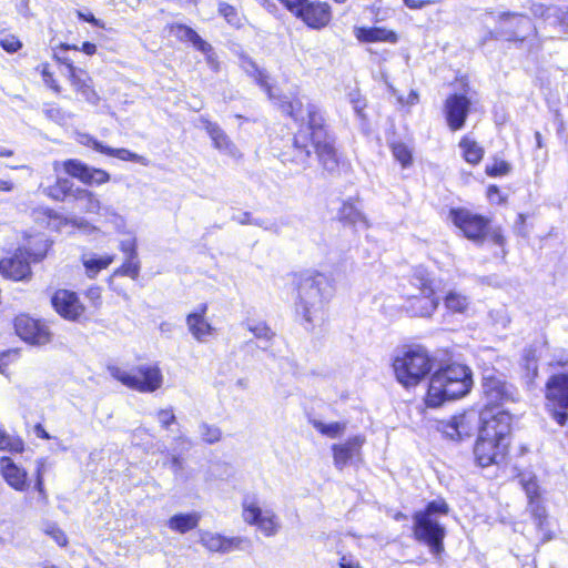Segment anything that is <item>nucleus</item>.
Instances as JSON below:
<instances>
[{"mask_svg":"<svg viewBox=\"0 0 568 568\" xmlns=\"http://www.w3.org/2000/svg\"><path fill=\"white\" fill-rule=\"evenodd\" d=\"M72 197L79 203L80 207L87 213H95L101 210L100 200L89 190L75 189Z\"/></svg>","mask_w":568,"mask_h":568,"instance_id":"36","label":"nucleus"},{"mask_svg":"<svg viewBox=\"0 0 568 568\" xmlns=\"http://www.w3.org/2000/svg\"><path fill=\"white\" fill-rule=\"evenodd\" d=\"M449 217L464 236L475 243H481L488 234L490 220L468 209H452Z\"/></svg>","mask_w":568,"mask_h":568,"instance_id":"11","label":"nucleus"},{"mask_svg":"<svg viewBox=\"0 0 568 568\" xmlns=\"http://www.w3.org/2000/svg\"><path fill=\"white\" fill-rule=\"evenodd\" d=\"M487 196L491 202L499 203L501 201L499 189L496 185H490L488 187Z\"/></svg>","mask_w":568,"mask_h":568,"instance_id":"64","label":"nucleus"},{"mask_svg":"<svg viewBox=\"0 0 568 568\" xmlns=\"http://www.w3.org/2000/svg\"><path fill=\"white\" fill-rule=\"evenodd\" d=\"M469 106V100L463 94H453L447 98L445 112L447 123L453 131L459 130L464 126Z\"/></svg>","mask_w":568,"mask_h":568,"instance_id":"22","label":"nucleus"},{"mask_svg":"<svg viewBox=\"0 0 568 568\" xmlns=\"http://www.w3.org/2000/svg\"><path fill=\"white\" fill-rule=\"evenodd\" d=\"M45 242L42 243V248L37 253H32L26 247L19 248L12 256L0 261V274L8 281H28L31 275L29 260H32L33 262L41 261L45 256Z\"/></svg>","mask_w":568,"mask_h":568,"instance_id":"9","label":"nucleus"},{"mask_svg":"<svg viewBox=\"0 0 568 568\" xmlns=\"http://www.w3.org/2000/svg\"><path fill=\"white\" fill-rule=\"evenodd\" d=\"M471 386V371L466 365H446L432 375L425 403L428 407H439L447 400L465 396Z\"/></svg>","mask_w":568,"mask_h":568,"instance_id":"3","label":"nucleus"},{"mask_svg":"<svg viewBox=\"0 0 568 568\" xmlns=\"http://www.w3.org/2000/svg\"><path fill=\"white\" fill-rule=\"evenodd\" d=\"M201 515L199 513L176 514L168 520V527L175 532L185 534L197 527Z\"/></svg>","mask_w":568,"mask_h":568,"instance_id":"32","label":"nucleus"},{"mask_svg":"<svg viewBox=\"0 0 568 568\" xmlns=\"http://www.w3.org/2000/svg\"><path fill=\"white\" fill-rule=\"evenodd\" d=\"M459 148L463 150V158L469 164H478L484 156V149L468 136H464L460 140Z\"/></svg>","mask_w":568,"mask_h":568,"instance_id":"37","label":"nucleus"},{"mask_svg":"<svg viewBox=\"0 0 568 568\" xmlns=\"http://www.w3.org/2000/svg\"><path fill=\"white\" fill-rule=\"evenodd\" d=\"M338 566L339 568H362L359 560L353 555H343Z\"/></svg>","mask_w":568,"mask_h":568,"instance_id":"59","label":"nucleus"},{"mask_svg":"<svg viewBox=\"0 0 568 568\" xmlns=\"http://www.w3.org/2000/svg\"><path fill=\"white\" fill-rule=\"evenodd\" d=\"M555 6L547 7L544 3L534 2L530 6V12L536 18H542L545 22L549 26L550 23V16L551 10Z\"/></svg>","mask_w":568,"mask_h":568,"instance_id":"49","label":"nucleus"},{"mask_svg":"<svg viewBox=\"0 0 568 568\" xmlns=\"http://www.w3.org/2000/svg\"><path fill=\"white\" fill-rule=\"evenodd\" d=\"M434 359L420 345L407 347L395 355L393 369L399 384L409 388L418 385L432 371Z\"/></svg>","mask_w":568,"mask_h":568,"instance_id":"5","label":"nucleus"},{"mask_svg":"<svg viewBox=\"0 0 568 568\" xmlns=\"http://www.w3.org/2000/svg\"><path fill=\"white\" fill-rule=\"evenodd\" d=\"M0 470L4 481L17 491H26L30 487L27 470L17 465L10 457L0 459Z\"/></svg>","mask_w":568,"mask_h":568,"instance_id":"24","label":"nucleus"},{"mask_svg":"<svg viewBox=\"0 0 568 568\" xmlns=\"http://www.w3.org/2000/svg\"><path fill=\"white\" fill-rule=\"evenodd\" d=\"M280 109L296 123H300L298 131L291 139V145H287L281 152V161L305 169L308 165L311 149L313 148L324 170L335 172L338 169L339 161L334 146V139L326 130L325 119L321 110L314 104H304L300 98L281 101Z\"/></svg>","mask_w":568,"mask_h":568,"instance_id":"1","label":"nucleus"},{"mask_svg":"<svg viewBox=\"0 0 568 568\" xmlns=\"http://www.w3.org/2000/svg\"><path fill=\"white\" fill-rule=\"evenodd\" d=\"M355 37L361 42L382 41V42H388V43H396L398 40V37L394 31L387 30V29L381 28V27L356 28Z\"/></svg>","mask_w":568,"mask_h":568,"instance_id":"30","label":"nucleus"},{"mask_svg":"<svg viewBox=\"0 0 568 568\" xmlns=\"http://www.w3.org/2000/svg\"><path fill=\"white\" fill-rule=\"evenodd\" d=\"M483 395L485 400L483 409H491L494 413L503 410L501 406L516 399L514 387L491 371H486L483 375Z\"/></svg>","mask_w":568,"mask_h":568,"instance_id":"10","label":"nucleus"},{"mask_svg":"<svg viewBox=\"0 0 568 568\" xmlns=\"http://www.w3.org/2000/svg\"><path fill=\"white\" fill-rule=\"evenodd\" d=\"M521 484L529 499V509L531 511L536 526L538 530L541 532V540L545 542L552 539V532L548 528L546 509L538 500L539 490L536 479L534 477H530L527 480L523 478Z\"/></svg>","mask_w":568,"mask_h":568,"instance_id":"16","label":"nucleus"},{"mask_svg":"<svg viewBox=\"0 0 568 568\" xmlns=\"http://www.w3.org/2000/svg\"><path fill=\"white\" fill-rule=\"evenodd\" d=\"M292 275V282L294 284H307L308 282H312V284H322L325 281V276L314 270H305L293 273Z\"/></svg>","mask_w":568,"mask_h":568,"instance_id":"43","label":"nucleus"},{"mask_svg":"<svg viewBox=\"0 0 568 568\" xmlns=\"http://www.w3.org/2000/svg\"><path fill=\"white\" fill-rule=\"evenodd\" d=\"M246 327L251 333H253V335L256 338H260V339L270 341L274 336V333L272 332V329L263 322H258V323L247 322Z\"/></svg>","mask_w":568,"mask_h":568,"instance_id":"46","label":"nucleus"},{"mask_svg":"<svg viewBox=\"0 0 568 568\" xmlns=\"http://www.w3.org/2000/svg\"><path fill=\"white\" fill-rule=\"evenodd\" d=\"M37 468H36V484L34 489L39 494V500L42 504L48 503V495L44 489V483H43V474H44V467H45V460L44 459H38L37 462Z\"/></svg>","mask_w":568,"mask_h":568,"instance_id":"44","label":"nucleus"},{"mask_svg":"<svg viewBox=\"0 0 568 568\" xmlns=\"http://www.w3.org/2000/svg\"><path fill=\"white\" fill-rule=\"evenodd\" d=\"M242 518L250 526H255L264 536H275L280 530L277 515L271 508H262L255 494H246L242 499Z\"/></svg>","mask_w":568,"mask_h":568,"instance_id":"8","label":"nucleus"},{"mask_svg":"<svg viewBox=\"0 0 568 568\" xmlns=\"http://www.w3.org/2000/svg\"><path fill=\"white\" fill-rule=\"evenodd\" d=\"M51 303L57 313L68 321H79L85 311L78 294L67 288L58 290Z\"/></svg>","mask_w":568,"mask_h":568,"instance_id":"17","label":"nucleus"},{"mask_svg":"<svg viewBox=\"0 0 568 568\" xmlns=\"http://www.w3.org/2000/svg\"><path fill=\"white\" fill-rule=\"evenodd\" d=\"M448 505L443 499L430 501L424 510L414 515V534L417 540L425 542L435 556L444 550L443 540L446 529L440 517L448 514Z\"/></svg>","mask_w":568,"mask_h":568,"instance_id":"4","label":"nucleus"},{"mask_svg":"<svg viewBox=\"0 0 568 568\" xmlns=\"http://www.w3.org/2000/svg\"><path fill=\"white\" fill-rule=\"evenodd\" d=\"M364 442V437L357 435L348 438L345 443L334 444L332 446L334 466L339 470L344 469L347 464L359 456Z\"/></svg>","mask_w":568,"mask_h":568,"instance_id":"23","label":"nucleus"},{"mask_svg":"<svg viewBox=\"0 0 568 568\" xmlns=\"http://www.w3.org/2000/svg\"><path fill=\"white\" fill-rule=\"evenodd\" d=\"M156 417L164 428H168L171 424L175 423V415L172 409H160Z\"/></svg>","mask_w":568,"mask_h":568,"instance_id":"54","label":"nucleus"},{"mask_svg":"<svg viewBox=\"0 0 568 568\" xmlns=\"http://www.w3.org/2000/svg\"><path fill=\"white\" fill-rule=\"evenodd\" d=\"M176 36L185 41L192 42L199 50L205 52L211 45L205 42L193 29L186 26L176 27Z\"/></svg>","mask_w":568,"mask_h":568,"instance_id":"42","label":"nucleus"},{"mask_svg":"<svg viewBox=\"0 0 568 568\" xmlns=\"http://www.w3.org/2000/svg\"><path fill=\"white\" fill-rule=\"evenodd\" d=\"M201 123L203 124V128L210 135V138L213 141L214 146L226 154L235 155L236 154V148L230 140V138L226 135V133L220 128L217 123L211 122L210 120L205 118L200 119Z\"/></svg>","mask_w":568,"mask_h":568,"instance_id":"27","label":"nucleus"},{"mask_svg":"<svg viewBox=\"0 0 568 568\" xmlns=\"http://www.w3.org/2000/svg\"><path fill=\"white\" fill-rule=\"evenodd\" d=\"M1 47L10 53L17 52L21 48V43L14 37H7L0 41Z\"/></svg>","mask_w":568,"mask_h":568,"instance_id":"58","label":"nucleus"},{"mask_svg":"<svg viewBox=\"0 0 568 568\" xmlns=\"http://www.w3.org/2000/svg\"><path fill=\"white\" fill-rule=\"evenodd\" d=\"M43 82L50 87L54 92H60V85L53 78V74L49 71L48 64L42 65L41 70Z\"/></svg>","mask_w":568,"mask_h":568,"instance_id":"55","label":"nucleus"},{"mask_svg":"<svg viewBox=\"0 0 568 568\" xmlns=\"http://www.w3.org/2000/svg\"><path fill=\"white\" fill-rule=\"evenodd\" d=\"M442 0H403L404 4L412 10H419L427 6L437 4Z\"/></svg>","mask_w":568,"mask_h":568,"instance_id":"56","label":"nucleus"},{"mask_svg":"<svg viewBox=\"0 0 568 568\" xmlns=\"http://www.w3.org/2000/svg\"><path fill=\"white\" fill-rule=\"evenodd\" d=\"M205 311L206 306L202 305L199 312L189 314L186 318L189 331L199 342H205L213 332L211 324L203 316Z\"/></svg>","mask_w":568,"mask_h":568,"instance_id":"29","label":"nucleus"},{"mask_svg":"<svg viewBox=\"0 0 568 568\" xmlns=\"http://www.w3.org/2000/svg\"><path fill=\"white\" fill-rule=\"evenodd\" d=\"M14 331L21 339L34 346L47 345L52 341L49 325L26 314L16 317Z\"/></svg>","mask_w":568,"mask_h":568,"instance_id":"13","label":"nucleus"},{"mask_svg":"<svg viewBox=\"0 0 568 568\" xmlns=\"http://www.w3.org/2000/svg\"><path fill=\"white\" fill-rule=\"evenodd\" d=\"M90 79L84 73H77L71 74L70 82L72 87L81 93V95L88 101L89 103L97 105L100 101V97L95 92V90L91 87V84L88 82Z\"/></svg>","mask_w":568,"mask_h":568,"instance_id":"34","label":"nucleus"},{"mask_svg":"<svg viewBox=\"0 0 568 568\" xmlns=\"http://www.w3.org/2000/svg\"><path fill=\"white\" fill-rule=\"evenodd\" d=\"M510 170V165L505 161H495L491 165L486 166V173L489 176H498L507 174Z\"/></svg>","mask_w":568,"mask_h":568,"instance_id":"53","label":"nucleus"},{"mask_svg":"<svg viewBox=\"0 0 568 568\" xmlns=\"http://www.w3.org/2000/svg\"><path fill=\"white\" fill-rule=\"evenodd\" d=\"M295 17L303 20L310 28L322 29L331 21V7L326 2L310 0Z\"/></svg>","mask_w":568,"mask_h":568,"instance_id":"20","label":"nucleus"},{"mask_svg":"<svg viewBox=\"0 0 568 568\" xmlns=\"http://www.w3.org/2000/svg\"><path fill=\"white\" fill-rule=\"evenodd\" d=\"M232 220L240 224H255L258 226H263L262 223H260L258 221L251 220V214L248 212H243L241 214L233 215Z\"/></svg>","mask_w":568,"mask_h":568,"instance_id":"62","label":"nucleus"},{"mask_svg":"<svg viewBox=\"0 0 568 568\" xmlns=\"http://www.w3.org/2000/svg\"><path fill=\"white\" fill-rule=\"evenodd\" d=\"M114 260L113 255L83 254L82 263L89 278H94L98 273L106 268Z\"/></svg>","mask_w":568,"mask_h":568,"instance_id":"33","label":"nucleus"},{"mask_svg":"<svg viewBox=\"0 0 568 568\" xmlns=\"http://www.w3.org/2000/svg\"><path fill=\"white\" fill-rule=\"evenodd\" d=\"M73 192V183L65 178H58L53 185L42 187V193L54 201H64Z\"/></svg>","mask_w":568,"mask_h":568,"instance_id":"35","label":"nucleus"},{"mask_svg":"<svg viewBox=\"0 0 568 568\" xmlns=\"http://www.w3.org/2000/svg\"><path fill=\"white\" fill-rule=\"evenodd\" d=\"M98 214L101 217H103L106 223L111 224L115 231L124 232L126 226L125 219L121 214H119L114 207L110 205H102Z\"/></svg>","mask_w":568,"mask_h":568,"instance_id":"41","label":"nucleus"},{"mask_svg":"<svg viewBox=\"0 0 568 568\" xmlns=\"http://www.w3.org/2000/svg\"><path fill=\"white\" fill-rule=\"evenodd\" d=\"M546 399L554 419L564 426L568 419V374H558L549 378Z\"/></svg>","mask_w":568,"mask_h":568,"instance_id":"12","label":"nucleus"},{"mask_svg":"<svg viewBox=\"0 0 568 568\" xmlns=\"http://www.w3.org/2000/svg\"><path fill=\"white\" fill-rule=\"evenodd\" d=\"M444 303L446 308L452 313L464 314L470 306L468 296L457 291L448 292L445 296Z\"/></svg>","mask_w":568,"mask_h":568,"instance_id":"38","label":"nucleus"},{"mask_svg":"<svg viewBox=\"0 0 568 568\" xmlns=\"http://www.w3.org/2000/svg\"><path fill=\"white\" fill-rule=\"evenodd\" d=\"M413 292L406 294L404 307L412 316H429L437 307L433 286H412Z\"/></svg>","mask_w":568,"mask_h":568,"instance_id":"15","label":"nucleus"},{"mask_svg":"<svg viewBox=\"0 0 568 568\" xmlns=\"http://www.w3.org/2000/svg\"><path fill=\"white\" fill-rule=\"evenodd\" d=\"M480 423V414L474 409L453 416L448 422L442 424L443 434L450 439H463L469 437Z\"/></svg>","mask_w":568,"mask_h":568,"instance_id":"18","label":"nucleus"},{"mask_svg":"<svg viewBox=\"0 0 568 568\" xmlns=\"http://www.w3.org/2000/svg\"><path fill=\"white\" fill-rule=\"evenodd\" d=\"M219 12L225 18V20L234 27L241 26V18L236 9L225 2L219 4Z\"/></svg>","mask_w":568,"mask_h":568,"instance_id":"48","label":"nucleus"},{"mask_svg":"<svg viewBox=\"0 0 568 568\" xmlns=\"http://www.w3.org/2000/svg\"><path fill=\"white\" fill-rule=\"evenodd\" d=\"M201 438L207 444L217 443L221 439V430L216 426L201 424L199 427Z\"/></svg>","mask_w":568,"mask_h":568,"instance_id":"45","label":"nucleus"},{"mask_svg":"<svg viewBox=\"0 0 568 568\" xmlns=\"http://www.w3.org/2000/svg\"><path fill=\"white\" fill-rule=\"evenodd\" d=\"M394 158L406 168L412 163V153L404 143H395L392 146Z\"/></svg>","mask_w":568,"mask_h":568,"instance_id":"47","label":"nucleus"},{"mask_svg":"<svg viewBox=\"0 0 568 568\" xmlns=\"http://www.w3.org/2000/svg\"><path fill=\"white\" fill-rule=\"evenodd\" d=\"M55 58H57V60H58L60 63H62V64H64V65L67 67V69H68V75H69V79L71 78V74H72V73H73V74H77V73H84L82 70H80V69H78V68H75V67L73 65V61H72L71 59H69V58H67V57H58V55H57Z\"/></svg>","mask_w":568,"mask_h":568,"instance_id":"61","label":"nucleus"},{"mask_svg":"<svg viewBox=\"0 0 568 568\" xmlns=\"http://www.w3.org/2000/svg\"><path fill=\"white\" fill-rule=\"evenodd\" d=\"M241 67L250 77L254 78L256 83L267 93L268 98L273 100L274 95L265 70L260 69L256 63L246 55L241 57Z\"/></svg>","mask_w":568,"mask_h":568,"instance_id":"31","label":"nucleus"},{"mask_svg":"<svg viewBox=\"0 0 568 568\" xmlns=\"http://www.w3.org/2000/svg\"><path fill=\"white\" fill-rule=\"evenodd\" d=\"M310 0H280V2L294 16Z\"/></svg>","mask_w":568,"mask_h":568,"instance_id":"57","label":"nucleus"},{"mask_svg":"<svg viewBox=\"0 0 568 568\" xmlns=\"http://www.w3.org/2000/svg\"><path fill=\"white\" fill-rule=\"evenodd\" d=\"M120 248L125 254V262L114 272V275H126L134 281L138 277L140 268L136 261L135 239H126L121 241Z\"/></svg>","mask_w":568,"mask_h":568,"instance_id":"26","label":"nucleus"},{"mask_svg":"<svg viewBox=\"0 0 568 568\" xmlns=\"http://www.w3.org/2000/svg\"><path fill=\"white\" fill-rule=\"evenodd\" d=\"M19 356L17 349H9L0 354V373L7 375L9 365L14 362Z\"/></svg>","mask_w":568,"mask_h":568,"instance_id":"52","label":"nucleus"},{"mask_svg":"<svg viewBox=\"0 0 568 568\" xmlns=\"http://www.w3.org/2000/svg\"><path fill=\"white\" fill-rule=\"evenodd\" d=\"M497 32L507 40L524 41L536 32L531 20L520 13L504 12L499 16Z\"/></svg>","mask_w":568,"mask_h":568,"instance_id":"14","label":"nucleus"},{"mask_svg":"<svg viewBox=\"0 0 568 568\" xmlns=\"http://www.w3.org/2000/svg\"><path fill=\"white\" fill-rule=\"evenodd\" d=\"M78 16L81 20L87 21L94 27L104 28V23L101 20L97 19L92 13L78 12Z\"/></svg>","mask_w":568,"mask_h":568,"instance_id":"63","label":"nucleus"},{"mask_svg":"<svg viewBox=\"0 0 568 568\" xmlns=\"http://www.w3.org/2000/svg\"><path fill=\"white\" fill-rule=\"evenodd\" d=\"M313 427L318 430L322 435L327 436L329 438H338L341 437L346 429L345 423L333 422V423H324L322 420H313Z\"/></svg>","mask_w":568,"mask_h":568,"instance_id":"40","label":"nucleus"},{"mask_svg":"<svg viewBox=\"0 0 568 568\" xmlns=\"http://www.w3.org/2000/svg\"><path fill=\"white\" fill-rule=\"evenodd\" d=\"M175 447L173 450L176 452H185L189 450L192 446L191 440L185 435L181 434L174 438Z\"/></svg>","mask_w":568,"mask_h":568,"instance_id":"60","label":"nucleus"},{"mask_svg":"<svg viewBox=\"0 0 568 568\" xmlns=\"http://www.w3.org/2000/svg\"><path fill=\"white\" fill-rule=\"evenodd\" d=\"M200 542L209 551L226 554L242 549L246 539L243 537H225L212 531H200Z\"/></svg>","mask_w":568,"mask_h":568,"instance_id":"21","label":"nucleus"},{"mask_svg":"<svg viewBox=\"0 0 568 568\" xmlns=\"http://www.w3.org/2000/svg\"><path fill=\"white\" fill-rule=\"evenodd\" d=\"M550 16V27L556 29L558 37H568V7H554Z\"/></svg>","mask_w":568,"mask_h":568,"instance_id":"39","label":"nucleus"},{"mask_svg":"<svg viewBox=\"0 0 568 568\" xmlns=\"http://www.w3.org/2000/svg\"><path fill=\"white\" fill-rule=\"evenodd\" d=\"M109 372L122 385L140 393H153L163 384V375L158 365H140L132 369L111 366Z\"/></svg>","mask_w":568,"mask_h":568,"instance_id":"7","label":"nucleus"},{"mask_svg":"<svg viewBox=\"0 0 568 568\" xmlns=\"http://www.w3.org/2000/svg\"><path fill=\"white\" fill-rule=\"evenodd\" d=\"M62 165L67 174L87 185H102L110 181V174L106 171L89 166L77 159L67 160Z\"/></svg>","mask_w":568,"mask_h":568,"instance_id":"19","label":"nucleus"},{"mask_svg":"<svg viewBox=\"0 0 568 568\" xmlns=\"http://www.w3.org/2000/svg\"><path fill=\"white\" fill-rule=\"evenodd\" d=\"M338 219L353 226H362L364 229L369 227V222L357 205V201L348 199L343 201L342 206L338 210Z\"/></svg>","mask_w":568,"mask_h":568,"instance_id":"28","label":"nucleus"},{"mask_svg":"<svg viewBox=\"0 0 568 568\" xmlns=\"http://www.w3.org/2000/svg\"><path fill=\"white\" fill-rule=\"evenodd\" d=\"M44 532L50 536L59 546L64 547L68 544V538L62 529L54 524H49Z\"/></svg>","mask_w":568,"mask_h":568,"instance_id":"50","label":"nucleus"},{"mask_svg":"<svg viewBox=\"0 0 568 568\" xmlns=\"http://www.w3.org/2000/svg\"><path fill=\"white\" fill-rule=\"evenodd\" d=\"M69 224L88 235L98 231V227L84 217H73L69 221Z\"/></svg>","mask_w":568,"mask_h":568,"instance_id":"51","label":"nucleus"},{"mask_svg":"<svg viewBox=\"0 0 568 568\" xmlns=\"http://www.w3.org/2000/svg\"><path fill=\"white\" fill-rule=\"evenodd\" d=\"M82 143H84L88 146H91L93 150H95L100 153L116 158L122 161L136 162L144 166H148L150 163V161L143 155L136 154V153L131 152L130 150L123 149V148L114 149V148L106 146L103 143H101L100 141H98L93 138H90V136H87V140L83 141Z\"/></svg>","mask_w":568,"mask_h":568,"instance_id":"25","label":"nucleus"},{"mask_svg":"<svg viewBox=\"0 0 568 568\" xmlns=\"http://www.w3.org/2000/svg\"><path fill=\"white\" fill-rule=\"evenodd\" d=\"M332 286H298L296 313L307 331L324 320V306L332 297Z\"/></svg>","mask_w":568,"mask_h":568,"instance_id":"6","label":"nucleus"},{"mask_svg":"<svg viewBox=\"0 0 568 568\" xmlns=\"http://www.w3.org/2000/svg\"><path fill=\"white\" fill-rule=\"evenodd\" d=\"M510 426L511 416L506 410L494 413L491 409H483L480 412L479 434L474 454L481 467L497 464L504 457Z\"/></svg>","mask_w":568,"mask_h":568,"instance_id":"2","label":"nucleus"}]
</instances>
